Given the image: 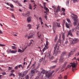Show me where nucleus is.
<instances>
[{
    "label": "nucleus",
    "instance_id": "nucleus-13",
    "mask_svg": "<svg viewBox=\"0 0 79 79\" xmlns=\"http://www.w3.org/2000/svg\"><path fill=\"white\" fill-rule=\"evenodd\" d=\"M21 67H22V68H23V66H22V64H20L19 65H18L15 67V69H18L19 68H21Z\"/></svg>",
    "mask_w": 79,
    "mask_h": 79
},
{
    "label": "nucleus",
    "instance_id": "nucleus-24",
    "mask_svg": "<svg viewBox=\"0 0 79 79\" xmlns=\"http://www.w3.org/2000/svg\"><path fill=\"white\" fill-rule=\"evenodd\" d=\"M58 40V36L56 35L54 40L55 42H56V40Z\"/></svg>",
    "mask_w": 79,
    "mask_h": 79
},
{
    "label": "nucleus",
    "instance_id": "nucleus-26",
    "mask_svg": "<svg viewBox=\"0 0 79 79\" xmlns=\"http://www.w3.org/2000/svg\"><path fill=\"white\" fill-rule=\"evenodd\" d=\"M62 42L61 41V40H60V39H59V40H57V43H60L61 44Z\"/></svg>",
    "mask_w": 79,
    "mask_h": 79
},
{
    "label": "nucleus",
    "instance_id": "nucleus-45",
    "mask_svg": "<svg viewBox=\"0 0 79 79\" xmlns=\"http://www.w3.org/2000/svg\"><path fill=\"white\" fill-rule=\"evenodd\" d=\"M44 59L43 58H42V59H40V61H43V60Z\"/></svg>",
    "mask_w": 79,
    "mask_h": 79
},
{
    "label": "nucleus",
    "instance_id": "nucleus-54",
    "mask_svg": "<svg viewBox=\"0 0 79 79\" xmlns=\"http://www.w3.org/2000/svg\"><path fill=\"white\" fill-rule=\"evenodd\" d=\"M19 6H22V5H21L20 4H19Z\"/></svg>",
    "mask_w": 79,
    "mask_h": 79
},
{
    "label": "nucleus",
    "instance_id": "nucleus-36",
    "mask_svg": "<svg viewBox=\"0 0 79 79\" xmlns=\"http://www.w3.org/2000/svg\"><path fill=\"white\" fill-rule=\"evenodd\" d=\"M79 0H72L73 3H76V2H78Z\"/></svg>",
    "mask_w": 79,
    "mask_h": 79
},
{
    "label": "nucleus",
    "instance_id": "nucleus-53",
    "mask_svg": "<svg viewBox=\"0 0 79 79\" xmlns=\"http://www.w3.org/2000/svg\"><path fill=\"white\" fill-rule=\"evenodd\" d=\"M10 11H14V9H10Z\"/></svg>",
    "mask_w": 79,
    "mask_h": 79
},
{
    "label": "nucleus",
    "instance_id": "nucleus-49",
    "mask_svg": "<svg viewBox=\"0 0 79 79\" xmlns=\"http://www.w3.org/2000/svg\"><path fill=\"white\" fill-rule=\"evenodd\" d=\"M39 25L38 24L37 26V29H39Z\"/></svg>",
    "mask_w": 79,
    "mask_h": 79
},
{
    "label": "nucleus",
    "instance_id": "nucleus-43",
    "mask_svg": "<svg viewBox=\"0 0 79 79\" xmlns=\"http://www.w3.org/2000/svg\"><path fill=\"white\" fill-rule=\"evenodd\" d=\"M62 10L63 12H64L65 11V9H64V8H62Z\"/></svg>",
    "mask_w": 79,
    "mask_h": 79
},
{
    "label": "nucleus",
    "instance_id": "nucleus-25",
    "mask_svg": "<svg viewBox=\"0 0 79 79\" xmlns=\"http://www.w3.org/2000/svg\"><path fill=\"white\" fill-rule=\"evenodd\" d=\"M19 77H23L24 76L23 75V74L22 75L21 74H19Z\"/></svg>",
    "mask_w": 79,
    "mask_h": 79
},
{
    "label": "nucleus",
    "instance_id": "nucleus-19",
    "mask_svg": "<svg viewBox=\"0 0 79 79\" xmlns=\"http://www.w3.org/2000/svg\"><path fill=\"white\" fill-rule=\"evenodd\" d=\"M66 27L69 29V23H66L65 24Z\"/></svg>",
    "mask_w": 79,
    "mask_h": 79
},
{
    "label": "nucleus",
    "instance_id": "nucleus-56",
    "mask_svg": "<svg viewBox=\"0 0 79 79\" xmlns=\"http://www.w3.org/2000/svg\"><path fill=\"white\" fill-rule=\"evenodd\" d=\"M45 25H46V27H48H48H49L48 26H47V24H45Z\"/></svg>",
    "mask_w": 79,
    "mask_h": 79
},
{
    "label": "nucleus",
    "instance_id": "nucleus-10",
    "mask_svg": "<svg viewBox=\"0 0 79 79\" xmlns=\"http://www.w3.org/2000/svg\"><path fill=\"white\" fill-rule=\"evenodd\" d=\"M78 42H79V40L77 39H74L72 42V44H76V43H78Z\"/></svg>",
    "mask_w": 79,
    "mask_h": 79
},
{
    "label": "nucleus",
    "instance_id": "nucleus-14",
    "mask_svg": "<svg viewBox=\"0 0 79 79\" xmlns=\"http://www.w3.org/2000/svg\"><path fill=\"white\" fill-rule=\"evenodd\" d=\"M9 52H11V53H16V52H17V51H15V50H10L9 51Z\"/></svg>",
    "mask_w": 79,
    "mask_h": 79
},
{
    "label": "nucleus",
    "instance_id": "nucleus-34",
    "mask_svg": "<svg viewBox=\"0 0 79 79\" xmlns=\"http://www.w3.org/2000/svg\"><path fill=\"white\" fill-rule=\"evenodd\" d=\"M55 67H56V65H54V66H51V69H53V68H55Z\"/></svg>",
    "mask_w": 79,
    "mask_h": 79
},
{
    "label": "nucleus",
    "instance_id": "nucleus-16",
    "mask_svg": "<svg viewBox=\"0 0 79 79\" xmlns=\"http://www.w3.org/2000/svg\"><path fill=\"white\" fill-rule=\"evenodd\" d=\"M28 71H29L27 70V71H24L23 73V75L24 76H25V75H26V74H27V73H28Z\"/></svg>",
    "mask_w": 79,
    "mask_h": 79
},
{
    "label": "nucleus",
    "instance_id": "nucleus-5",
    "mask_svg": "<svg viewBox=\"0 0 79 79\" xmlns=\"http://www.w3.org/2000/svg\"><path fill=\"white\" fill-rule=\"evenodd\" d=\"M77 61H76V63H71L70 64H71V65H68L67 66V67L65 69V70H66V69H68V68H71V66H72L73 67L72 68V71H73V72H74V68H76V66L77 64Z\"/></svg>",
    "mask_w": 79,
    "mask_h": 79
},
{
    "label": "nucleus",
    "instance_id": "nucleus-39",
    "mask_svg": "<svg viewBox=\"0 0 79 79\" xmlns=\"http://www.w3.org/2000/svg\"><path fill=\"white\" fill-rule=\"evenodd\" d=\"M12 47L13 49H15L16 48L15 46H12Z\"/></svg>",
    "mask_w": 79,
    "mask_h": 79
},
{
    "label": "nucleus",
    "instance_id": "nucleus-55",
    "mask_svg": "<svg viewBox=\"0 0 79 79\" xmlns=\"http://www.w3.org/2000/svg\"><path fill=\"white\" fill-rule=\"evenodd\" d=\"M68 40H66V41L65 42V44H68Z\"/></svg>",
    "mask_w": 79,
    "mask_h": 79
},
{
    "label": "nucleus",
    "instance_id": "nucleus-64",
    "mask_svg": "<svg viewBox=\"0 0 79 79\" xmlns=\"http://www.w3.org/2000/svg\"><path fill=\"white\" fill-rule=\"evenodd\" d=\"M77 61H79V57L77 58Z\"/></svg>",
    "mask_w": 79,
    "mask_h": 79
},
{
    "label": "nucleus",
    "instance_id": "nucleus-37",
    "mask_svg": "<svg viewBox=\"0 0 79 79\" xmlns=\"http://www.w3.org/2000/svg\"><path fill=\"white\" fill-rule=\"evenodd\" d=\"M58 62V59L56 58V60H54L53 62H54L56 63H57Z\"/></svg>",
    "mask_w": 79,
    "mask_h": 79
},
{
    "label": "nucleus",
    "instance_id": "nucleus-50",
    "mask_svg": "<svg viewBox=\"0 0 79 79\" xmlns=\"http://www.w3.org/2000/svg\"><path fill=\"white\" fill-rule=\"evenodd\" d=\"M67 76L65 75L64 77V79H67Z\"/></svg>",
    "mask_w": 79,
    "mask_h": 79
},
{
    "label": "nucleus",
    "instance_id": "nucleus-63",
    "mask_svg": "<svg viewBox=\"0 0 79 79\" xmlns=\"http://www.w3.org/2000/svg\"><path fill=\"white\" fill-rule=\"evenodd\" d=\"M77 27L78 28H79V23H78V25H77Z\"/></svg>",
    "mask_w": 79,
    "mask_h": 79
},
{
    "label": "nucleus",
    "instance_id": "nucleus-52",
    "mask_svg": "<svg viewBox=\"0 0 79 79\" xmlns=\"http://www.w3.org/2000/svg\"><path fill=\"white\" fill-rule=\"evenodd\" d=\"M65 13H64V12H63V13L62 14V15H64H64H65Z\"/></svg>",
    "mask_w": 79,
    "mask_h": 79
},
{
    "label": "nucleus",
    "instance_id": "nucleus-17",
    "mask_svg": "<svg viewBox=\"0 0 79 79\" xmlns=\"http://www.w3.org/2000/svg\"><path fill=\"white\" fill-rule=\"evenodd\" d=\"M62 38L63 40L64 39V38L65 37V33H62Z\"/></svg>",
    "mask_w": 79,
    "mask_h": 79
},
{
    "label": "nucleus",
    "instance_id": "nucleus-23",
    "mask_svg": "<svg viewBox=\"0 0 79 79\" xmlns=\"http://www.w3.org/2000/svg\"><path fill=\"white\" fill-rule=\"evenodd\" d=\"M44 9L46 10V12H48L49 11V10L47 7H44Z\"/></svg>",
    "mask_w": 79,
    "mask_h": 79
},
{
    "label": "nucleus",
    "instance_id": "nucleus-15",
    "mask_svg": "<svg viewBox=\"0 0 79 79\" xmlns=\"http://www.w3.org/2000/svg\"><path fill=\"white\" fill-rule=\"evenodd\" d=\"M70 35L71 37L73 36V35L72 34V32H71V30L69 31L68 34L67 35V36H68V35Z\"/></svg>",
    "mask_w": 79,
    "mask_h": 79
},
{
    "label": "nucleus",
    "instance_id": "nucleus-22",
    "mask_svg": "<svg viewBox=\"0 0 79 79\" xmlns=\"http://www.w3.org/2000/svg\"><path fill=\"white\" fill-rule=\"evenodd\" d=\"M27 21H28V23L31 22V19L30 17H28L27 18Z\"/></svg>",
    "mask_w": 79,
    "mask_h": 79
},
{
    "label": "nucleus",
    "instance_id": "nucleus-30",
    "mask_svg": "<svg viewBox=\"0 0 79 79\" xmlns=\"http://www.w3.org/2000/svg\"><path fill=\"white\" fill-rule=\"evenodd\" d=\"M13 76V77H15V74H13V73H12L9 75L10 76Z\"/></svg>",
    "mask_w": 79,
    "mask_h": 79
},
{
    "label": "nucleus",
    "instance_id": "nucleus-7",
    "mask_svg": "<svg viewBox=\"0 0 79 79\" xmlns=\"http://www.w3.org/2000/svg\"><path fill=\"white\" fill-rule=\"evenodd\" d=\"M66 51H64L63 52L61 55V56H62L61 57L60 59L59 60V62L60 63H61L63 61V60H64V57L63 56H64L65 55H66Z\"/></svg>",
    "mask_w": 79,
    "mask_h": 79
},
{
    "label": "nucleus",
    "instance_id": "nucleus-2",
    "mask_svg": "<svg viewBox=\"0 0 79 79\" xmlns=\"http://www.w3.org/2000/svg\"><path fill=\"white\" fill-rule=\"evenodd\" d=\"M32 66L33 67L32 68V70H31V73L34 75L35 71L37 70V68H38V66H36V62L35 61L34 62V63L32 65Z\"/></svg>",
    "mask_w": 79,
    "mask_h": 79
},
{
    "label": "nucleus",
    "instance_id": "nucleus-28",
    "mask_svg": "<svg viewBox=\"0 0 79 79\" xmlns=\"http://www.w3.org/2000/svg\"><path fill=\"white\" fill-rule=\"evenodd\" d=\"M39 32H38L37 33V34H38V38H39V39H41L42 38L41 37V35H40V36L39 35Z\"/></svg>",
    "mask_w": 79,
    "mask_h": 79
},
{
    "label": "nucleus",
    "instance_id": "nucleus-41",
    "mask_svg": "<svg viewBox=\"0 0 79 79\" xmlns=\"http://www.w3.org/2000/svg\"><path fill=\"white\" fill-rule=\"evenodd\" d=\"M29 14H30V13L29 12H28L25 14L26 15H27V16H29Z\"/></svg>",
    "mask_w": 79,
    "mask_h": 79
},
{
    "label": "nucleus",
    "instance_id": "nucleus-61",
    "mask_svg": "<svg viewBox=\"0 0 79 79\" xmlns=\"http://www.w3.org/2000/svg\"><path fill=\"white\" fill-rule=\"evenodd\" d=\"M62 78V77L61 76H60V77H59V79H61Z\"/></svg>",
    "mask_w": 79,
    "mask_h": 79
},
{
    "label": "nucleus",
    "instance_id": "nucleus-11",
    "mask_svg": "<svg viewBox=\"0 0 79 79\" xmlns=\"http://www.w3.org/2000/svg\"><path fill=\"white\" fill-rule=\"evenodd\" d=\"M76 50V49H73V50L71 51L70 52L68 56H70L71 55H73L74 53V52Z\"/></svg>",
    "mask_w": 79,
    "mask_h": 79
},
{
    "label": "nucleus",
    "instance_id": "nucleus-31",
    "mask_svg": "<svg viewBox=\"0 0 79 79\" xmlns=\"http://www.w3.org/2000/svg\"><path fill=\"white\" fill-rule=\"evenodd\" d=\"M27 27H28L29 29H31V25H30V24H28Z\"/></svg>",
    "mask_w": 79,
    "mask_h": 79
},
{
    "label": "nucleus",
    "instance_id": "nucleus-35",
    "mask_svg": "<svg viewBox=\"0 0 79 79\" xmlns=\"http://www.w3.org/2000/svg\"><path fill=\"white\" fill-rule=\"evenodd\" d=\"M25 78L26 79H29V76L28 75L27 76H26Z\"/></svg>",
    "mask_w": 79,
    "mask_h": 79
},
{
    "label": "nucleus",
    "instance_id": "nucleus-1",
    "mask_svg": "<svg viewBox=\"0 0 79 79\" xmlns=\"http://www.w3.org/2000/svg\"><path fill=\"white\" fill-rule=\"evenodd\" d=\"M53 72H46L45 70H43L41 71V73L38 74V77H39V78H41L42 77L43 79H44V74H45V77L47 78H49V77L52 76Z\"/></svg>",
    "mask_w": 79,
    "mask_h": 79
},
{
    "label": "nucleus",
    "instance_id": "nucleus-33",
    "mask_svg": "<svg viewBox=\"0 0 79 79\" xmlns=\"http://www.w3.org/2000/svg\"><path fill=\"white\" fill-rule=\"evenodd\" d=\"M69 1L67 0V1L66 5H68L69 4Z\"/></svg>",
    "mask_w": 79,
    "mask_h": 79
},
{
    "label": "nucleus",
    "instance_id": "nucleus-60",
    "mask_svg": "<svg viewBox=\"0 0 79 79\" xmlns=\"http://www.w3.org/2000/svg\"><path fill=\"white\" fill-rule=\"evenodd\" d=\"M15 72V70H12L11 71V72H12V73H13V72Z\"/></svg>",
    "mask_w": 79,
    "mask_h": 79
},
{
    "label": "nucleus",
    "instance_id": "nucleus-46",
    "mask_svg": "<svg viewBox=\"0 0 79 79\" xmlns=\"http://www.w3.org/2000/svg\"><path fill=\"white\" fill-rule=\"evenodd\" d=\"M13 1L14 2H15V3H18V1H16L13 0Z\"/></svg>",
    "mask_w": 79,
    "mask_h": 79
},
{
    "label": "nucleus",
    "instance_id": "nucleus-9",
    "mask_svg": "<svg viewBox=\"0 0 79 79\" xmlns=\"http://www.w3.org/2000/svg\"><path fill=\"white\" fill-rule=\"evenodd\" d=\"M48 45V40L46 41V46H45L44 48L43 49V52H44L45 50H46L47 48H48V46H47Z\"/></svg>",
    "mask_w": 79,
    "mask_h": 79
},
{
    "label": "nucleus",
    "instance_id": "nucleus-44",
    "mask_svg": "<svg viewBox=\"0 0 79 79\" xmlns=\"http://www.w3.org/2000/svg\"><path fill=\"white\" fill-rule=\"evenodd\" d=\"M0 46H2V47H4L5 46V45L4 44H0Z\"/></svg>",
    "mask_w": 79,
    "mask_h": 79
},
{
    "label": "nucleus",
    "instance_id": "nucleus-20",
    "mask_svg": "<svg viewBox=\"0 0 79 79\" xmlns=\"http://www.w3.org/2000/svg\"><path fill=\"white\" fill-rule=\"evenodd\" d=\"M33 37V35H29V36H28L27 39H29L30 38H32Z\"/></svg>",
    "mask_w": 79,
    "mask_h": 79
},
{
    "label": "nucleus",
    "instance_id": "nucleus-40",
    "mask_svg": "<svg viewBox=\"0 0 79 79\" xmlns=\"http://www.w3.org/2000/svg\"><path fill=\"white\" fill-rule=\"evenodd\" d=\"M23 52V51H22L20 49H19V50H18V52Z\"/></svg>",
    "mask_w": 79,
    "mask_h": 79
},
{
    "label": "nucleus",
    "instance_id": "nucleus-29",
    "mask_svg": "<svg viewBox=\"0 0 79 79\" xmlns=\"http://www.w3.org/2000/svg\"><path fill=\"white\" fill-rule=\"evenodd\" d=\"M29 9L31 10H32V6L31 4H29Z\"/></svg>",
    "mask_w": 79,
    "mask_h": 79
},
{
    "label": "nucleus",
    "instance_id": "nucleus-42",
    "mask_svg": "<svg viewBox=\"0 0 79 79\" xmlns=\"http://www.w3.org/2000/svg\"><path fill=\"white\" fill-rule=\"evenodd\" d=\"M10 6L11 8H14V6H13V4H10Z\"/></svg>",
    "mask_w": 79,
    "mask_h": 79
},
{
    "label": "nucleus",
    "instance_id": "nucleus-57",
    "mask_svg": "<svg viewBox=\"0 0 79 79\" xmlns=\"http://www.w3.org/2000/svg\"><path fill=\"white\" fill-rule=\"evenodd\" d=\"M0 34H3V32H2V31L0 30Z\"/></svg>",
    "mask_w": 79,
    "mask_h": 79
},
{
    "label": "nucleus",
    "instance_id": "nucleus-47",
    "mask_svg": "<svg viewBox=\"0 0 79 79\" xmlns=\"http://www.w3.org/2000/svg\"><path fill=\"white\" fill-rule=\"evenodd\" d=\"M25 50H26V48H24V49H23V50L22 52V53H23V52H24V51Z\"/></svg>",
    "mask_w": 79,
    "mask_h": 79
},
{
    "label": "nucleus",
    "instance_id": "nucleus-4",
    "mask_svg": "<svg viewBox=\"0 0 79 79\" xmlns=\"http://www.w3.org/2000/svg\"><path fill=\"white\" fill-rule=\"evenodd\" d=\"M57 46L58 47H57ZM54 48V54H55V55H57V53L58 54V53H60L61 52V51H59V49L60 48V45L58 46V45H57V44H56L55 45V47Z\"/></svg>",
    "mask_w": 79,
    "mask_h": 79
},
{
    "label": "nucleus",
    "instance_id": "nucleus-12",
    "mask_svg": "<svg viewBox=\"0 0 79 79\" xmlns=\"http://www.w3.org/2000/svg\"><path fill=\"white\" fill-rule=\"evenodd\" d=\"M68 64V62H65L63 66L61 68L62 71H64V68L66 67V64Z\"/></svg>",
    "mask_w": 79,
    "mask_h": 79
},
{
    "label": "nucleus",
    "instance_id": "nucleus-32",
    "mask_svg": "<svg viewBox=\"0 0 79 79\" xmlns=\"http://www.w3.org/2000/svg\"><path fill=\"white\" fill-rule=\"evenodd\" d=\"M43 4L44 8H45V7H46V3L45 2H44Z\"/></svg>",
    "mask_w": 79,
    "mask_h": 79
},
{
    "label": "nucleus",
    "instance_id": "nucleus-38",
    "mask_svg": "<svg viewBox=\"0 0 79 79\" xmlns=\"http://www.w3.org/2000/svg\"><path fill=\"white\" fill-rule=\"evenodd\" d=\"M2 75H6V73H5V72H2Z\"/></svg>",
    "mask_w": 79,
    "mask_h": 79
},
{
    "label": "nucleus",
    "instance_id": "nucleus-6",
    "mask_svg": "<svg viewBox=\"0 0 79 79\" xmlns=\"http://www.w3.org/2000/svg\"><path fill=\"white\" fill-rule=\"evenodd\" d=\"M60 24H61V23H60L54 22L52 23V27L53 28H56V27H61Z\"/></svg>",
    "mask_w": 79,
    "mask_h": 79
},
{
    "label": "nucleus",
    "instance_id": "nucleus-48",
    "mask_svg": "<svg viewBox=\"0 0 79 79\" xmlns=\"http://www.w3.org/2000/svg\"><path fill=\"white\" fill-rule=\"evenodd\" d=\"M73 60H76V61L77 60V59H76V57H75L73 59Z\"/></svg>",
    "mask_w": 79,
    "mask_h": 79
},
{
    "label": "nucleus",
    "instance_id": "nucleus-21",
    "mask_svg": "<svg viewBox=\"0 0 79 79\" xmlns=\"http://www.w3.org/2000/svg\"><path fill=\"white\" fill-rule=\"evenodd\" d=\"M60 6H57V10H56V12H58V11H60Z\"/></svg>",
    "mask_w": 79,
    "mask_h": 79
},
{
    "label": "nucleus",
    "instance_id": "nucleus-62",
    "mask_svg": "<svg viewBox=\"0 0 79 79\" xmlns=\"http://www.w3.org/2000/svg\"><path fill=\"white\" fill-rule=\"evenodd\" d=\"M2 75H0V79H2Z\"/></svg>",
    "mask_w": 79,
    "mask_h": 79
},
{
    "label": "nucleus",
    "instance_id": "nucleus-58",
    "mask_svg": "<svg viewBox=\"0 0 79 79\" xmlns=\"http://www.w3.org/2000/svg\"><path fill=\"white\" fill-rule=\"evenodd\" d=\"M72 32H73V31H74V28H73L72 29Z\"/></svg>",
    "mask_w": 79,
    "mask_h": 79
},
{
    "label": "nucleus",
    "instance_id": "nucleus-18",
    "mask_svg": "<svg viewBox=\"0 0 79 79\" xmlns=\"http://www.w3.org/2000/svg\"><path fill=\"white\" fill-rule=\"evenodd\" d=\"M28 75V76L30 77V79H31L32 78V77L33 76H34V74H32V73H31L30 74H29Z\"/></svg>",
    "mask_w": 79,
    "mask_h": 79
},
{
    "label": "nucleus",
    "instance_id": "nucleus-3",
    "mask_svg": "<svg viewBox=\"0 0 79 79\" xmlns=\"http://www.w3.org/2000/svg\"><path fill=\"white\" fill-rule=\"evenodd\" d=\"M72 15L74 16V17L73 16H72V15H71V18H72L74 21V26H76L77 24V22H78V20L77 19V16L76 15L73 13H72Z\"/></svg>",
    "mask_w": 79,
    "mask_h": 79
},
{
    "label": "nucleus",
    "instance_id": "nucleus-27",
    "mask_svg": "<svg viewBox=\"0 0 79 79\" xmlns=\"http://www.w3.org/2000/svg\"><path fill=\"white\" fill-rule=\"evenodd\" d=\"M66 20L67 21L68 23H71V21L70 20V19H69L67 18L66 19Z\"/></svg>",
    "mask_w": 79,
    "mask_h": 79
},
{
    "label": "nucleus",
    "instance_id": "nucleus-51",
    "mask_svg": "<svg viewBox=\"0 0 79 79\" xmlns=\"http://www.w3.org/2000/svg\"><path fill=\"white\" fill-rule=\"evenodd\" d=\"M52 8H53L54 10H55V6H52Z\"/></svg>",
    "mask_w": 79,
    "mask_h": 79
},
{
    "label": "nucleus",
    "instance_id": "nucleus-59",
    "mask_svg": "<svg viewBox=\"0 0 79 79\" xmlns=\"http://www.w3.org/2000/svg\"><path fill=\"white\" fill-rule=\"evenodd\" d=\"M40 6H41V8H44V7L43 6H42V5L41 4L40 5Z\"/></svg>",
    "mask_w": 79,
    "mask_h": 79
},
{
    "label": "nucleus",
    "instance_id": "nucleus-8",
    "mask_svg": "<svg viewBox=\"0 0 79 79\" xmlns=\"http://www.w3.org/2000/svg\"><path fill=\"white\" fill-rule=\"evenodd\" d=\"M47 57L50 60L54 58V56H52V54L50 52H49L47 54Z\"/></svg>",
    "mask_w": 79,
    "mask_h": 79
}]
</instances>
